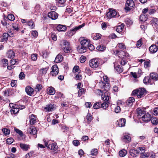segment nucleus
I'll return each mask as SVG.
<instances>
[{"label": "nucleus", "mask_w": 158, "mask_h": 158, "mask_svg": "<svg viewBox=\"0 0 158 158\" xmlns=\"http://www.w3.org/2000/svg\"><path fill=\"white\" fill-rule=\"evenodd\" d=\"M79 40L81 41V45L77 47V50L80 53H84L86 51L89 42L87 40L83 38H81Z\"/></svg>", "instance_id": "1"}, {"label": "nucleus", "mask_w": 158, "mask_h": 158, "mask_svg": "<svg viewBox=\"0 0 158 158\" xmlns=\"http://www.w3.org/2000/svg\"><path fill=\"white\" fill-rule=\"evenodd\" d=\"M103 78L106 83H105L101 81L99 82V85L102 89H104L105 90H108L110 87V84L108 82L109 80V78L106 75L103 76Z\"/></svg>", "instance_id": "2"}, {"label": "nucleus", "mask_w": 158, "mask_h": 158, "mask_svg": "<svg viewBox=\"0 0 158 158\" xmlns=\"http://www.w3.org/2000/svg\"><path fill=\"white\" fill-rule=\"evenodd\" d=\"M60 45L65 52L69 53L72 52V49L70 44L67 40H63L61 41Z\"/></svg>", "instance_id": "3"}, {"label": "nucleus", "mask_w": 158, "mask_h": 158, "mask_svg": "<svg viewBox=\"0 0 158 158\" xmlns=\"http://www.w3.org/2000/svg\"><path fill=\"white\" fill-rule=\"evenodd\" d=\"M146 91V90L145 89L140 88L138 89L133 90L131 95L133 96L136 95L138 98H140L143 96Z\"/></svg>", "instance_id": "4"}, {"label": "nucleus", "mask_w": 158, "mask_h": 158, "mask_svg": "<svg viewBox=\"0 0 158 158\" xmlns=\"http://www.w3.org/2000/svg\"><path fill=\"white\" fill-rule=\"evenodd\" d=\"M83 24L80 25L77 27H76L74 29L70 30L66 33V35L67 37H70L74 35L76 32L79 29L81 28L84 26Z\"/></svg>", "instance_id": "5"}, {"label": "nucleus", "mask_w": 158, "mask_h": 158, "mask_svg": "<svg viewBox=\"0 0 158 158\" xmlns=\"http://www.w3.org/2000/svg\"><path fill=\"white\" fill-rule=\"evenodd\" d=\"M134 6V2L133 0H127L125 4V10L127 11H130Z\"/></svg>", "instance_id": "6"}, {"label": "nucleus", "mask_w": 158, "mask_h": 158, "mask_svg": "<svg viewBox=\"0 0 158 158\" xmlns=\"http://www.w3.org/2000/svg\"><path fill=\"white\" fill-rule=\"evenodd\" d=\"M99 63L97 58H94L90 60L89 61V65L90 67L93 68L98 67Z\"/></svg>", "instance_id": "7"}, {"label": "nucleus", "mask_w": 158, "mask_h": 158, "mask_svg": "<svg viewBox=\"0 0 158 158\" xmlns=\"http://www.w3.org/2000/svg\"><path fill=\"white\" fill-rule=\"evenodd\" d=\"M106 91L104 93V94H102V98L103 101L108 102H109L110 99V94L109 92L107 91L108 90Z\"/></svg>", "instance_id": "8"}, {"label": "nucleus", "mask_w": 158, "mask_h": 158, "mask_svg": "<svg viewBox=\"0 0 158 158\" xmlns=\"http://www.w3.org/2000/svg\"><path fill=\"white\" fill-rule=\"evenodd\" d=\"M116 15L117 12L115 10L113 9L110 10L106 14L107 16L109 19L114 17Z\"/></svg>", "instance_id": "9"}, {"label": "nucleus", "mask_w": 158, "mask_h": 158, "mask_svg": "<svg viewBox=\"0 0 158 158\" xmlns=\"http://www.w3.org/2000/svg\"><path fill=\"white\" fill-rule=\"evenodd\" d=\"M48 16L52 20H55L58 18V14L55 11H51L48 13Z\"/></svg>", "instance_id": "10"}, {"label": "nucleus", "mask_w": 158, "mask_h": 158, "mask_svg": "<svg viewBox=\"0 0 158 158\" xmlns=\"http://www.w3.org/2000/svg\"><path fill=\"white\" fill-rule=\"evenodd\" d=\"M55 108V105L52 104H50L46 105L44 109L46 111H52Z\"/></svg>", "instance_id": "11"}, {"label": "nucleus", "mask_w": 158, "mask_h": 158, "mask_svg": "<svg viewBox=\"0 0 158 158\" xmlns=\"http://www.w3.org/2000/svg\"><path fill=\"white\" fill-rule=\"evenodd\" d=\"M25 91L28 95L31 96L34 93V90L32 88L28 86L26 88Z\"/></svg>", "instance_id": "12"}, {"label": "nucleus", "mask_w": 158, "mask_h": 158, "mask_svg": "<svg viewBox=\"0 0 158 158\" xmlns=\"http://www.w3.org/2000/svg\"><path fill=\"white\" fill-rule=\"evenodd\" d=\"M149 50L151 53H155L158 50L157 46L156 45H152L149 48Z\"/></svg>", "instance_id": "13"}, {"label": "nucleus", "mask_w": 158, "mask_h": 158, "mask_svg": "<svg viewBox=\"0 0 158 158\" xmlns=\"http://www.w3.org/2000/svg\"><path fill=\"white\" fill-rule=\"evenodd\" d=\"M27 132L30 134L35 135L36 134L37 130L36 128L34 127H29L27 130Z\"/></svg>", "instance_id": "14"}, {"label": "nucleus", "mask_w": 158, "mask_h": 158, "mask_svg": "<svg viewBox=\"0 0 158 158\" xmlns=\"http://www.w3.org/2000/svg\"><path fill=\"white\" fill-rule=\"evenodd\" d=\"M30 124L31 125H33L36 121V117L33 114H32L29 116Z\"/></svg>", "instance_id": "15"}, {"label": "nucleus", "mask_w": 158, "mask_h": 158, "mask_svg": "<svg viewBox=\"0 0 158 158\" xmlns=\"http://www.w3.org/2000/svg\"><path fill=\"white\" fill-rule=\"evenodd\" d=\"M151 115L148 113H146L142 117V120L144 122H148L150 120Z\"/></svg>", "instance_id": "16"}, {"label": "nucleus", "mask_w": 158, "mask_h": 158, "mask_svg": "<svg viewBox=\"0 0 158 158\" xmlns=\"http://www.w3.org/2000/svg\"><path fill=\"white\" fill-rule=\"evenodd\" d=\"M56 29L58 31H65L66 30V27L64 25L59 24L57 26Z\"/></svg>", "instance_id": "17"}, {"label": "nucleus", "mask_w": 158, "mask_h": 158, "mask_svg": "<svg viewBox=\"0 0 158 158\" xmlns=\"http://www.w3.org/2000/svg\"><path fill=\"white\" fill-rule=\"evenodd\" d=\"M9 35V34L7 33H4L3 35L0 37V41L3 42L4 41H6L7 40Z\"/></svg>", "instance_id": "18"}, {"label": "nucleus", "mask_w": 158, "mask_h": 158, "mask_svg": "<svg viewBox=\"0 0 158 158\" xmlns=\"http://www.w3.org/2000/svg\"><path fill=\"white\" fill-rule=\"evenodd\" d=\"M119 52L121 54L123 55V56H125L126 57H127V58H128V57H129V54L127 52H124V51H119L118 50H116L115 51H114V53H115L116 55L118 54Z\"/></svg>", "instance_id": "19"}, {"label": "nucleus", "mask_w": 158, "mask_h": 158, "mask_svg": "<svg viewBox=\"0 0 158 158\" xmlns=\"http://www.w3.org/2000/svg\"><path fill=\"white\" fill-rule=\"evenodd\" d=\"M126 120L124 118H121L118 122V126L120 127H122L125 126Z\"/></svg>", "instance_id": "20"}, {"label": "nucleus", "mask_w": 158, "mask_h": 158, "mask_svg": "<svg viewBox=\"0 0 158 158\" xmlns=\"http://www.w3.org/2000/svg\"><path fill=\"white\" fill-rule=\"evenodd\" d=\"M63 60V56L62 55L60 54H58L56 57L55 60V62L56 63H60Z\"/></svg>", "instance_id": "21"}, {"label": "nucleus", "mask_w": 158, "mask_h": 158, "mask_svg": "<svg viewBox=\"0 0 158 158\" xmlns=\"http://www.w3.org/2000/svg\"><path fill=\"white\" fill-rule=\"evenodd\" d=\"M148 18V16L147 15L142 14L139 18V20L142 22H144L146 21Z\"/></svg>", "instance_id": "22"}, {"label": "nucleus", "mask_w": 158, "mask_h": 158, "mask_svg": "<svg viewBox=\"0 0 158 158\" xmlns=\"http://www.w3.org/2000/svg\"><path fill=\"white\" fill-rule=\"evenodd\" d=\"M47 91L48 94L51 95L54 94L56 92L54 88L52 87H49L47 89Z\"/></svg>", "instance_id": "23"}, {"label": "nucleus", "mask_w": 158, "mask_h": 158, "mask_svg": "<svg viewBox=\"0 0 158 158\" xmlns=\"http://www.w3.org/2000/svg\"><path fill=\"white\" fill-rule=\"evenodd\" d=\"M135 98L133 97H130L127 100V105L130 106L132 105L133 103L135 101Z\"/></svg>", "instance_id": "24"}, {"label": "nucleus", "mask_w": 158, "mask_h": 158, "mask_svg": "<svg viewBox=\"0 0 158 158\" xmlns=\"http://www.w3.org/2000/svg\"><path fill=\"white\" fill-rule=\"evenodd\" d=\"M7 56L8 58H13L15 56V53L12 50H10L7 52Z\"/></svg>", "instance_id": "25"}, {"label": "nucleus", "mask_w": 158, "mask_h": 158, "mask_svg": "<svg viewBox=\"0 0 158 158\" xmlns=\"http://www.w3.org/2000/svg\"><path fill=\"white\" fill-rule=\"evenodd\" d=\"M20 146L22 149L25 151H27L29 148V145L23 143H20Z\"/></svg>", "instance_id": "26"}, {"label": "nucleus", "mask_w": 158, "mask_h": 158, "mask_svg": "<svg viewBox=\"0 0 158 158\" xmlns=\"http://www.w3.org/2000/svg\"><path fill=\"white\" fill-rule=\"evenodd\" d=\"M152 24L153 27L158 26V19L156 18H153L152 21Z\"/></svg>", "instance_id": "27"}, {"label": "nucleus", "mask_w": 158, "mask_h": 158, "mask_svg": "<svg viewBox=\"0 0 158 158\" xmlns=\"http://www.w3.org/2000/svg\"><path fill=\"white\" fill-rule=\"evenodd\" d=\"M151 79H150V77H145L143 80V83L146 84H150L151 83Z\"/></svg>", "instance_id": "28"}, {"label": "nucleus", "mask_w": 158, "mask_h": 158, "mask_svg": "<svg viewBox=\"0 0 158 158\" xmlns=\"http://www.w3.org/2000/svg\"><path fill=\"white\" fill-rule=\"evenodd\" d=\"M123 140L126 143L129 142L131 139L130 137L127 135H124L122 138Z\"/></svg>", "instance_id": "29"}, {"label": "nucleus", "mask_w": 158, "mask_h": 158, "mask_svg": "<svg viewBox=\"0 0 158 158\" xmlns=\"http://www.w3.org/2000/svg\"><path fill=\"white\" fill-rule=\"evenodd\" d=\"M57 147V145L54 143L49 144L48 146V148L52 150H56Z\"/></svg>", "instance_id": "30"}, {"label": "nucleus", "mask_w": 158, "mask_h": 158, "mask_svg": "<svg viewBox=\"0 0 158 158\" xmlns=\"http://www.w3.org/2000/svg\"><path fill=\"white\" fill-rule=\"evenodd\" d=\"M150 76L152 79L157 80L158 75L156 73H152L150 74Z\"/></svg>", "instance_id": "31"}, {"label": "nucleus", "mask_w": 158, "mask_h": 158, "mask_svg": "<svg viewBox=\"0 0 158 158\" xmlns=\"http://www.w3.org/2000/svg\"><path fill=\"white\" fill-rule=\"evenodd\" d=\"M48 69V68H43L40 69V73L42 75H44L46 73Z\"/></svg>", "instance_id": "32"}, {"label": "nucleus", "mask_w": 158, "mask_h": 158, "mask_svg": "<svg viewBox=\"0 0 158 158\" xmlns=\"http://www.w3.org/2000/svg\"><path fill=\"white\" fill-rule=\"evenodd\" d=\"M127 153V150L125 149H123L119 152V155L121 157L125 156Z\"/></svg>", "instance_id": "33"}, {"label": "nucleus", "mask_w": 158, "mask_h": 158, "mask_svg": "<svg viewBox=\"0 0 158 158\" xmlns=\"http://www.w3.org/2000/svg\"><path fill=\"white\" fill-rule=\"evenodd\" d=\"M27 25L30 27L31 29H34L35 27L34 23L32 20H30L28 21Z\"/></svg>", "instance_id": "34"}, {"label": "nucleus", "mask_w": 158, "mask_h": 158, "mask_svg": "<svg viewBox=\"0 0 158 158\" xmlns=\"http://www.w3.org/2000/svg\"><path fill=\"white\" fill-rule=\"evenodd\" d=\"M123 28L124 26L123 25H119L117 27L116 29V31L117 32L120 33L123 31Z\"/></svg>", "instance_id": "35"}, {"label": "nucleus", "mask_w": 158, "mask_h": 158, "mask_svg": "<svg viewBox=\"0 0 158 158\" xmlns=\"http://www.w3.org/2000/svg\"><path fill=\"white\" fill-rule=\"evenodd\" d=\"M101 102H98L95 103L93 105V107L95 109H97L101 108Z\"/></svg>", "instance_id": "36"}, {"label": "nucleus", "mask_w": 158, "mask_h": 158, "mask_svg": "<svg viewBox=\"0 0 158 158\" xmlns=\"http://www.w3.org/2000/svg\"><path fill=\"white\" fill-rule=\"evenodd\" d=\"M85 90L84 88L79 89L78 91V96L80 97L82 94L85 93Z\"/></svg>", "instance_id": "37"}, {"label": "nucleus", "mask_w": 158, "mask_h": 158, "mask_svg": "<svg viewBox=\"0 0 158 158\" xmlns=\"http://www.w3.org/2000/svg\"><path fill=\"white\" fill-rule=\"evenodd\" d=\"M1 62L3 67H5L8 64V61L6 59H3L1 61Z\"/></svg>", "instance_id": "38"}, {"label": "nucleus", "mask_w": 158, "mask_h": 158, "mask_svg": "<svg viewBox=\"0 0 158 158\" xmlns=\"http://www.w3.org/2000/svg\"><path fill=\"white\" fill-rule=\"evenodd\" d=\"M63 94H61L60 92H57L56 94V96L55 97V98L56 99H57L58 98H60L63 97Z\"/></svg>", "instance_id": "39"}, {"label": "nucleus", "mask_w": 158, "mask_h": 158, "mask_svg": "<svg viewBox=\"0 0 158 158\" xmlns=\"http://www.w3.org/2000/svg\"><path fill=\"white\" fill-rule=\"evenodd\" d=\"M19 111V108L18 107H15L14 109H12L10 110V111L11 114H16L18 113Z\"/></svg>", "instance_id": "40"}, {"label": "nucleus", "mask_w": 158, "mask_h": 158, "mask_svg": "<svg viewBox=\"0 0 158 158\" xmlns=\"http://www.w3.org/2000/svg\"><path fill=\"white\" fill-rule=\"evenodd\" d=\"M52 71H54L56 72V74H58V69L57 66L56 64L53 65L52 67ZM56 74V73H55Z\"/></svg>", "instance_id": "41"}, {"label": "nucleus", "mask_w": 158, "mask_h": 158, "mask_svg": "<svg viewBox=\"0 0 158 158\" xmlns=\"http://www.w3.org/2000/svg\"><path fill=\"white\" fill-rule=\"evenodd\" d=\"M99 51H103L105 50L106 49V47L105 46L102 45H100L99 46H98L96 48Z\"/></svg>", "instance_id": "42"}, {"label": "nucleus", "mask_w": 158, "mask_h": 158, "mask_svg": "<svg viewBox=\"0 0 158 158\" xmlns=\"http://www.w3.org/2000/svg\"><path fill=\"white\" fill-rule=\"evenodd\" d=\"M2 132L5 135H9L10 132V131L9 129L4 128L2 129Z\"/></svg>", "instance_id": "43"}, {"label": "nucleus", "mask_w": 158, "mask_h": 158, "mask_svg": "<svg viewBox=\"0 0 158 158\" xmlns=\"http://www.w3.org/2000/svg\"><path fill=\"white\" fill-rule=\"evenodd\" d=\"M101 108H102L104 109H106L107 108L108 106V105L107 104V103L106 102H104L103 103H101Z\"/></svg>", "instance_id": "44"}, {"label": "nucleus", "mask_w": 158, "mask_h": 158, "mask_svg": "<svg viewBox=\"0 0 158 158\" xmlns=\"http://www.w3.org/2000/svg\"><path fill=\"white\" fill-rule=\"evenodd\" d=\"M98 151L97 149L94 148L92 149L91 152V155L93 156H95L98 154Z\"/></svg>", "instance_id": "45"}, {"label": "nucleus", "mask_w": 158, "mask_h": 158, "mask_svg": "<svg viewBox=\"0 0 158 158\" xmlns=\"http://www.w3.org/2000/svg\"><path fill=\"white\" fill-rule=\"evenodd\" d=\"M151 121L152 123L154 125H156L158 123V120L156 118H152L151 119Z\"/></svg>", "instance_id": "46"}, {"label": "nucleus", "mask_w": 158, "mask_h": 158, "mask_svg": "<svg viewBox=\"0 0 158 158\" xmlns=\"http://www.w3.org/2000/svg\"><path fill=\"white\" fill-rule=\"evenodd\" d=\"M102 89V91L101 90L99 89L96 90L95 91V93L97 95H100L101 94H102V92H103L104 90H105L104 89Z\"/></svg>", "instance_id": "47"}, {"label": "nucleus", "mask_w": 158, "mask_h": 158, "mask_svg": "<svg viewBox=\"0 0 158 158\" xmlns=\"http://www.w3.org/2000/svg\"><path fill=\"white\" fill-rule=\"evenodd\" d=\"M137 110L138 115L141 116L144 113V110L139 108H138Z\"/></svg>", "instance_id": "48"}, {"label": "nucleus", "mask_w": 158, "mask_h": 158, "mask_svg": "<svg viewBox=\"0 0 158 158\" xmlns=\"http://www.w3.org/2000/svg\"><path fill=\"white\" fill-rule=\"evenodd\" d=\"M49 36L54 41H56L57 40L56 36L53 33L50 34Z\"/></svg>", "instance_id": "49"}, {"label": "nucleus", "mask_w": 158, "mask_h": 158, "mask_svg": "<svg viewBox=\"0 0 158 158\" xmlns=\"http://www.w3.org/2000/svg\"><path fill=\"white\" fill-rule=\"evenodd\" d=\"M7 18L9 20L11 21H13L15 19L14 15L12 14H9L8 15Z\"/></svg>", "instance_id": "50"}, {"label": "nucleus", "mask_w": 158, "mask_h": 158, "mask_svg": "<svg viewBox=\"0 0 158 158\" xmlns=\"http://www.w3.org/2000/svg\"><path fill=\"white\" fill-rule=\"evenodd\" d=\"M14 139L12 138H9L6 140V143L9 144H11L14 141Z\"/></svg>", "instance_id": "51"}, {"label": "nucleus", "mask_w": 158, "mask_h": 158, "mask_svg": "<svg viewBox=\"0 0 158 158\" xmlns=\"http://www.w3.org/2000/svg\"><path fill=\"white\" fill-rule=\"evenodd\" d=\"M14 130L15 132L19 134L21 136H23V132L22 131L17 128H15Z\"/></svg>", "instance_id": "52"}, {"label": "nucleus", "mask_w": 158, "mask_h": 158, "mask_svg": "<svg viewBox=\"0 0 158 158\" xmlns=\"http://www.w3.org/2000/svg\"><path fill=\"white\" fill-rule=\"evenodd\" d=\"M31 35L35 38H36L38 35V33L37 31H31Z\"/></svg>", "instance_id": "53"}, {"label": "nucleus", "mask_w": 158, "mask_h": 158, "mask_svg": "<svg viewBox=\"0 0 158 158\" xmlns=\"http://www.w3.org/2000/svg\"><path fill=\"white\" fill-rule=\"evenodd\" d=\"M79 66H75L73 68V71L75 73H78Z\"/></svg>", "instance_id": "54"}, {"label": "nucleus", "mask_w": 158, "mask_h": 158, "mask_svg": "<svg viewBox=\"0 0 158 158\" xmlns=\"http://www.w3.org/2000/svg\"><path fill=\"white\" fill-rule=\"evenodd\" d=\"M85 72L87 73L88 75H90L91 74L92 72L90 70L89 68H86L85 69Z\"/></svg>", "instance_id": "55"}, {"label": "nucleus", "mask_w": 158, "mask_h": 158, "mask_svg": "<svg viewBox=\"0 0 158 158\" xmlns=\"http://www.w3.org/2000/svg\"><path fill=\"white\" fill-rule=\"evenodd\" d=\"M142 42V40L141 39H140L137 41L136 46L137 48H139L141 46Z\"/></svg>", "instance_id": "56"}, {"label": "nucleus", "mask_w": 158, "mask_h": 158, "mask_svg": "<svg viewBox=\"0 0 158 158\" xmlns=\"http://www.w3.org/2000/svg\"><path fill=\"white\" fill-rule=\"evenodd\" d=\"M139 139L140 141L146 140L147 139V137L145 135L141 136L139 137Z\"/></svg>", "instance_id": "57"}, {"label": "nucleus", "mask_w": 158, "mask_h": 158, "mask_svg": "<svg viewBox=\"0 0 158 158\" xmlns=\"http://www.w3.org/2000/svg\"><path fill=\"white\" fill-rule=\"evenodd\" d=\"M87 48H89V50L91 51L93 50L94 49V46L91 44H89L87 47Z\"/></svg>", "instance_id": "58"}, {"label": "nucleus", "mask_w": 158, "mask_h": 158, "mask_svg": "<svg viewBox=\"0 0 158 158\" xmlns=\"http://www.w3.org/2000/svg\"><path fill=\"white\" fill-rule=\"evenodd\" d=\"M25 75L23 72H21L19 75V78L20 79H23L25 78Z\"/></svg>", "instance_id": "59"}, {"label": "nucleus", "mask_w": 158, "mask_h": 158, "mask_svg": "<svg viewBox=\"0 0 158 158\" xmlns=\"http://www.w3.org/2000/svg\"><path fill=\"white\" fill-rule=\"evenodd\" d=\"M73 143L75 146H77L80 144V143L78 140H76L73 141Z\"/></svg>", "instance_id": "60"}, {"label": "nucleus", "mask_w": 158, "mask_h": 158, "mask_svg": "<svg viewBox=\"0 0 158 158\" xmlns=\"http://www.w3.org/2000/svg\"><path fill=\"white\" fill-rule=\"evenodd\" d=\"M32 60L34 61L36 60L37 59V55L36 54L32 55L31 56Z\"/></svg>", "instance_id": "61"}, {"label": "nucleus", "mask_w": 158, "mask_h": 158, "mask_svg": "<svg viewBox=\"0 0 158 158\" xmlns=\"http://www.w3.org/2000/svg\"><path fill=\"white\" fill-rule=\"evenodd\" d=\"M75 74L76 75L75 77V79L76 80H78L81 79L82 76L81 75H79V73H75Z\"/></svg>", "instance_id": "62"}, {"label": "nucleus", "mask_w": 158, "mask_h": 158, "mask_svg": "<svg viewBox=\"0 0 158 158\" xmlns=\"http://www.w3.org/2000/svg\"><path fill=\"white\" fill-rule=\"evenodd\" d=\"M119 47L121 49H126L125 46L122 43L118 44Z\"/></svg>", "instance_id": "63"}, {"label": "nucleus", "mask_w": 158, "mask_h": 158, "mask_svg": "<svg viewBox=\"0 0 158 158\" xmlns=\"http://www.w3.org/2000/svg\"><path fill=\"white\" fill-rule=\"evenodd\" d=\"M153 114L154 115H158V107L155 108L153 111Z\"/></svg>", "instance_id": "64"}]
</instances>
